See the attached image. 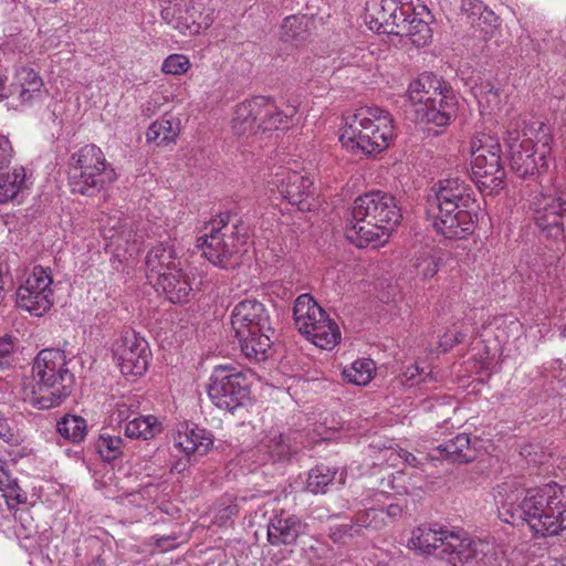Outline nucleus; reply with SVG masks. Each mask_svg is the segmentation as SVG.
Masks as SVG:
<instances>
[{"label": "nucleus", "mask_w": 566, "mask_h": 566, "mask_svg": "<svg viewBox=\"0 0 566 566\" xmlns=\"http://www.w3.org/2000/svg\"><path fill=\"white\" fill-rule=\"evenodd\" d=\"M500 518L512 525L527 524L538 536H553L566 530V485L555 482L525 490L506 480L493 490Z\"/></svg>", "instance_id": "f257e3e1"}, {"label": "nucleus", "mask_w": 566, "mask_h": 566, "mask_svg": "<svg viewBox=\"0 0 566 566\" xmlns=\"http://www.w3.org/2000/svg\"><path fill=\"white\" fill-rule=\"evenodd\" d=\"M475 199L469 184L459 178L436 182L428 196L426 213L433 229L446 239H464L473 232L470 208Z\"/></svg>", "instance_id": "f03ea898"}, {"label": "nucleus", "mask_w": 566, "mask_h": 566, "mask_svg": "<svg viewBox=\"0 0 566 566\" xmlns=\"http://www.w3.org/2000/svg\"><path fill=\"white\" fill-rule=\"evenodd\" d=\"M401 219L396 198L380 190L366 192L354 200L345 237L358 248L384 245Z\"/></svg>", "instance_id": "7ed1b4c3"}, {"label": "nucleus", "mask_w": 566, "mask_h": 566, "mask_svg": "<svg viewBox=\"0 0 566 566\" xmlns=\"http://www.w3.org/2000/svg\"><path fill=\"white\" fill-rule=\"evenodd\" d=\"M505 143L511 168L517 176L525 178L547 170L553 136L545 123L525 117L514 118L507 126Z\"/></svg>", "instance_id": "20e7f679"}, {"label": "nucleus", "mask_w": 566, "mask_h": 566, "mask_svg": "<svg viewBox=\"0 0 566 566\" xmlns=\"http://www.w3.org/2000/svg\"><path fill=\"white\" fill-rule=\"evenodd\" d=\"M343 120L339 142L353 154L380 153L394 138L391 115L377 106L359 107L345 114Z\"/></svg>", "instance_id": "39448f33"}, {"label": "nucleus", "mask_w": 566, "mask_h": 566, "mask_svg": "<svg viewBox=\"0 0 566 566\" xmlns=\"http://www.w3.org/2000/svg\"><path fill=\"white\" fill-rule=\"evenodd\" d=\"M34 386L25 399L40 409L60 406L71 394L74 375L67 368L64 350L57 348L42 349L34 358L32 366Z\"/></svg>", "instance_id": "423d86ee"}, {"label": "nucleus", "mask_w": 566, "mask_h": 566, "mask_svg": "<svg viewBox=\"0 0 566 566\" xmlns=\"http://www.w3.org/2000/svg\"><path fill=\"white\" fill-rule=\"evenodd\" d=\"M408 97L417 123L446 127L455 115V95L441 77L432 73H422L412 81Z\"/></svg>", "instance_id": "0eeeda50"}, {"label": "nucleus", "mask_w": 566, "mask_h": 566, "mask_svg": "<svg viewBox=\"0 0 566 566\" xmlns=\"http://www.w3.org/2000/svg\"><path fill=\"white\" fill-rule=\"evenodd\" d=\"M296 102L289 103L281 109L274 99L255 96L237 105L232 117V129L237 135H252L259 130H273L298 123Z\"/></svg>", "instance_id": "6e6552de"}, {"label": "nucleus", "mask_w": 566, "mask_h": 566, "mask_svg": "<svg viewBox=\"0 0 566 566\" xmlns=\"http://www.w3.org/2000/svg\"><path fill=\"white\" fill-rule=\"evenodd\" d=\"M116 174L104 153L90 144L72 154L69 161V184L73 192L94 196L114 182Z\"/></svg>", "instance_id": "1a4fd4ad"}, {"label": "nucleus", "mask_w": 566, "mask_h": 566, "mask_svg": "<svg viewBox=\"0 0 566 566\" xmlns=\"http://www.w3.org/2000/svg\"><path fill=\"white\" fill-rule=\"evenodd\" d=\"M202 254L214 265L229 268L245 252L247 238L238 224L229 223L228 214L211 220L198 239Z\"/></svg>", "instance_id": "9d476101"}, {"label": "nucleus", "mask_w": 566, "mask_h": 566, "mask_svg": "<svg viewBox=\"0 0 566 566\" xmlns=\"http://www.w3.org/2000/svg\"><path fill=\"white\" fill-rule=\"evenodd\" d=\"M293 318L297 331L316 347L329 350L340 340L338 325L310 294L295 300Z\"/></svg>", "instance_id": "9b49d317"}, {"label": "nucleus", "mask_w": 566, "mask_h": 566, "mask_svg": "<svg viewBox=\"0 0 566 566\" xmlns=\"http://www.w3.org/2000/svg\"><path fill=\"white\" fill-rule=\"evenodd\" d=\"M472 157V175L476 184L491 189L500 188L505 171L502 166V149L499 140L482 134L473 137L470 143Z\"/></svg>", "instance_id": "f8f14e48"}, {"label": "nucleus", "mask_w": 566, "mask_h": 566, "mask_svg": "<svg viewBox=\"0 0 566 566\" xmlns=\"http://www.w3.org/2000/svg\"><path fill=\"white\" fill-rule=\"evenodd\" d=\"M208 395L218 408L233 411L250 398L248 379L235 367L219 365L210 376Z\"/></svg>", "instance_id": "ddd939ff"}, {"label": "nucleus", "mask_w": 566, "mask_h": 566, "mask_svg": "<svg viewBox=\"0 0 566 566\" xmlns=\"http://www.w3.org/2000/svg\"><path fill=\"white\" fill-rule=\"evenodd\" d=\"M53 277L51 270L33 266L17 290V305L33 316H42L53 305Z\"/></svg>", "instance_id": "4468645a"}, {"label": "nucleus", "mask_w": 566, "mask_h": 566, "mask_svg": "<svg viewBox=\"0 0 566 566\" xmlns=\"http://www.w3.org/2000/svg\"><path fill=\"white\" fill-rule=\"evenodd\" d=\"M448 560L454 566H503L504 558L492 543L472 541L462 531L450 535Z\"/></svg>", "instance_id": "2eb2a0df"}, {"label": "nucleus", "mask_w": 566, "mask_h": 566, "mask_svg": "<svg viewBox=\"0 0 566 566\" xmlns=\"http://www.w3.org/2000/svg\"><path fill=\"white\" fill-rule=\"evenodd\" d=\"M534 221L547 238L566 240V191L554 190L536 196Z\"/></svg>", "instance_id": "dca6fc26"}, {"label": "nucleus", "mask_w": 566, "mask_h": 566, "mask_svg": "<svg viewBox=\"0 0 566 566\" xmlns=\"http://www.w3.org/2000/svg\"><path fill=\"white\" fill-rule=\"evenodd\" d=\"M113 355L125 376H142L151 356L147 340L134 331L120 335L113 346Z\"/></svg>", "instance_id": "f3484780"}, {"label": "nucleus", "mask_w": 566, "mask_h": 566, "mask_svg": "<svg viewBox=\"0 0 566 566\" xmlns=\"http://www.w3.org/2000/svg\"><path fill=\"white\" fill-rule=\"evenodd\" d=\"M231 325L235 336L258 332H272V321L265 305L255 298L239 302L231 313Z\"/></svg>", "instance_id": "a211bd4d"}, {"label": "nucleus", "mask_w": 566, "mask_h": 566, "mask_svg": "<svg viewBox=\"0 0 566 566\" xmlns=\"http://www.w3.org/2000/svg\"><path fill=\"white\" fill-rule=\"evenodd\" d=\"M415 8L411 3L398 0H381L380 8L375 18L368 24L369 29L377 33L401 34L407 21L413 15Z\"/></svg>", "instance_id": "6ab92c4d"}, {"label": "nucleus", "mask_w": 566, "mask_h": 566, "mask_svg": "<svg viewBox=\"0 0 566 566\" xmlns=\"http://www.w3.org/2000/svg\"><path fill=\"white\" fill-rule=\"evenodd\" d=\"M307 533V524L286 511L273 514L268 524V541L272 546L293 547Z\"/></svg>", "instance_id": "aec40b11"}, {"label": "nucleus", "mask_w": 566, "mask_h": 566, "mask_svg": "<svg viewBox=\"0 0 566 566\" xmlns=\"http://www.w3.org/2000/svg\"><path fill=\"white\" fill-rule=\"evenodd\" d=\"M275 177L274 184L282 198L302 211L312 209L310 198L313 181L310 177L291 169H283Z\"/></svg>", "instance_id": "412c9836"}, {"label": "nucleus", "mask_w": 566, "mask_h": 566, "mask_svg": "<svg viewBox=\"0 0 566 566\" xmlns=\"http://www.w3.org/2000/svg\"><path fill=\"white\" fill-rule=\"evenodd\" d=\"M458 531H450L444 527L421 525L413 530L409 539V547L422 554L436 555L447 558L450 554L448 543L450 535H457Z\"/></svg>", "instance_id": "4be33fe9"}, {"label": "nucleus", "mask_w": 566, "mask_h": 566, "mask_svg": "<svg viewBox=\"0 0 566 566\" xmlns=\"http://www.w3.org/2000/svg\"><path fill=\"white\" fill-rule=\"evenodd\" d=\"M214 438L210 431L196 424L181 426L174 436V446L187 458L192 454L205 455L213 446Z\"/></svg>", "instance_id": "5701e85b"}, {"label": "nucleus", "mask_w": 566, "mask_h": 566, "mask_svg": "<svg viewBox=\"0 0 566 566\" xmlns=\"http://www.w3.org/2000/svg\"><path fill=\"white\" fill-rule=\"evenodd\" d=\"M384 510L370 507L359 512L355 523L338 524L329 528V537L334 543L346 544L355 536H359L361 528L378 530L384 525Z\"/></svg>", "instance_id": "b1692460"}, {"label": "nucleus", "mask_w": 566, "mask_h": 566, "mask_svg": "<svg viewBox=\"0 0 566 566\" xmlns=\"http://www.w3.org/2000/svg\"><path fill=\"white\" fill-rule=\"evenodd\" d=\"M180 268L176 251L169 242L150 249L146 255L147 279L150 283Z\"/></svg>", "instance_id": "393cba45"}, {"label": "nucleus", "mask_w": 566, "mask_h": 566, "mask_svg": "<svg viewBox=\"0 0 566 566\" xmlns=\"http://www.w3.org/2000/svg\"><path fill=\"white\" fill-rule=\"evenodd\" d=\"M213 22V10L201 2H191L185 13L179 12L170 23L182 34H198L208 29Z\"/></svg>", "instance_id": "a878e982"}, {"label": "nucleus", "mask_w": 566, "mask_h": 566, "mask_svg": "<svg viewBox=\"0 0 566 566\" xmlns=\"http://www.w3.org/2000/svg\"><path fill=\"white\" fill-rule=\"evenodd\" d=\"M42 87L43 81L33 69L20 66L14 73L11 95L15 96L21 105H31L41 97Z\"/></svg>", "instance_id": "bb28decb"}, {"label": "nucleus", "mask_w": 566, "mask_h": 566, "mask_svg": "<svg viewBox=\"0 0 566 566\" xmlns=\"http://www.w3.org/2000/svg\"><path fill=\"white\" fill-rule=\"evenodd\" d=\"M14 533L20 545L30 553L40 551L43 546V535L39 534L38 525L31 511L28 507H21L14 511Z\"/></svg>", "instance_id": "cd10ccee"}, {"label": "nucleus", "mask_w": 566, "mask_h": 566, "mask_svg": "<svg viewBox=\"0 0 566 566\" xmlns=\"http://www.w3.org/2000/svg\"><path fill=\"white\" fill-rule=\"evenodd\" d=\"M157 290H161L171 303L188 302L192 291L189 276L181 268L167 273L153 283Z\"/></svg>", "instance_id": "c85d7f7f"}, {"label": "nucleus", "mask_w": 566, "mask_h": 566, "mask_svg": "<svg viewBox=\"0 0 566 566\" xmlns=\"http://www.w3.org/2000/svg\"><path fill=\"white\" fill-rule=\"evenodd\" d=\"M272 332H258L249 335L235 336L239 340L242 354L254 361H262L269 357L271 349Z\"/></svg>", "instance_id": "c756f323"}, {"label": "nucleus", "mask_w": 566, "mask_h": 566, "mask_svg": "<svg viewBox=\"0 0 566 566\" xmlns=\"http://www.w3.org/2000/svg\"><path fill=\"white\" fill-rule=\"evenodd\" d=\"M103 235L107 241V247L113 248L119 255L120 251L132 254L135 250V240L130 243L134 237L132 229H128L127 223L122 224L119 219L114 223L109 220L103 226Z\"/></svg>", "instance_id": "7c9ffc66"}, {"label": "nucleus", "mask_w": 566, "mask_h": 566, "mask_svg": "<svg viewBox=\"0 0 566 566\" xmlns=\"http://www.w3.org/2000/svg\"><path fill=\"white\" fill-rule=\"evenodd\" d=\"M260 450H264L268 453L269 460L276 462L290 459L297 451V447L292 443L290 436L271 431L263 439Z\"/></svg>", "instance_id": "2f4dec72"}, {"label": "nucleus", "mask_w": 566, "mask_h": 566, "mask_svg": "<svg viewBox=\"0 0 566 566\" xmlns=\"http://www.w3.org/2000/svg\"><path fill=\"white\" fill-rule=\"evenodd\" d=\"M29 188L28 177L23 167H15L2 175L0 179V203H7L19 197Z\"/></svg>", "instance_id": "473e14b6"}, {"label": "nucleus", "mask_w": 566, "mask_h": 566, "mask_svg": "<svg viewBox=\"0 0 566 566\" xmlns=\"http://www.w3.org/2000/svg\"><path fill=\"white\" fill-rule=\"evenodd\" d=\"M437 450L454 462H469L474 457L470 438L465 433H459L454 438L439 444Z\"/></svg>", "instance_id": "72a5a7b5"}, {"label": "nucleus", "mask_w": 566, "mask_h": 566, "mask_svg": "<svg viewBox=\"0 0 566 566\" xmlns=\"http://www.w3.org/2000/svg\"><path fill=\"white\" fill-rule=\"evenodd\" d=\"M374 62V54L361 46L347 45L342 49L336 57L333 59L335 69L346 66H368Z\"/></svg>", "instance_id": "f704fd0d"}, {"label": "nucleus", "mask_w": 566, "mask_h": 566, "mask_svg": "<svg viewBox=\"0 0 566 566\" xmlns=\"http://www.w3.org/2000/svg\"><path fill=\"white\" fill-rule=\"evenodd\" d=\"M161 431V424L155 416H142L128 421L125 434L132 439H153Z\"/></svg>", "instance_id": "c9c22d12"}, {"label": "nucleus", "mask_w": 566, "mask_h": 566, "mask_svg": "<svg viewBox=\"0 0 566 566\" xmlns=\"http://www.w3.org/2000/svg\"><path fill=\"white\" fill-rule=\"evenodd\" d=\"M6 462L0 459V492L10 510L19 504H24L27 494L20 489L18 482L6 468Z\"/></svg>", "instance_id": "e433bc0d"}, {"label": "nucleus", "mask_w": 566, "mask_h": 566, "mask_svg": "<svg viewBox=\"0 0 566 566\" xmlns=\"http://www.w3.org/2000/svg\"><path fill=\"white\" fill-rule=\"evenodd\" d=\"M472 92L481 107V113H492L500 108L503 93L491 82L485 81L474 85Z\"/></svg>", "instance_id": "4c0bfd02"}, {"label": "nucleus", "mask_w": 566, "mask_h": 566, "mask_svg": "<svg viewBox=\"0 0 566 566\" xmlns=\"http://www.w3.org/2000/svg\"><path fill=\"white\" fill-rule=\"evenodd\" d=\"M179 135V127L170 119L154 122L146 133L147 143H154L157 146L175 143Z\"/></svg>", "instance_id": "58836bf2"}, {"label": "nucleus", "mask_w": 566, "mask_h": 566, "mask_svg": "<svg viewBox=\"0 0 566 566\" xmlns=\"http://www.w3.org/2000/svg\"><path fill=\"white\" fill-rule=\"evenodd\" d=\"M376 371L375 363L369 358L357 359L343 369V377L353 385L366 386Z\"/></svg>", "instance_id": "ea45409f"}, {"label": "nucleus", "mask_w": 566, "mask_h": 566, "mask_svg": "<svg viewBox=\"0 0 566 566\" xmlns=\"http://www.w3.org/2000/svg\"><path fill=\"white\" fill-rule=\"evenodd\" d=\"M56 431L64 439L78 443L87 433V424L80 416L66 415L57 421Z\"/></svg>", "instance_id": "a19ab883"}, {"label": "nucleus", "mask_w": 566, "mask_h": 566, "mask_svg": "<svg viewBox=\"0 0 566 566\" xmlns=\"http://www.w3.org/2000/svg\"><path fill=\"white\" fill-rule=\"evenodd\" d=\"M311 20L306 15H291L283 20L281 36L285 42L304 41L310 31Z\"/></svg>", "instance_id": "79ce46f5"}, {"label": "nucleus", "mask_w": 566, "mask_h": 566, "mask_svg": "<svg viewBox=\"0 0 566 566\" xmlns=\"http://www.w3.org/2000/svg\"><path fill=\"white\" fill-rule=\"evenodd\" d=\"M406 28L408 30H402L399 36L408 38L416 46H424L430 42L432 33L429 23L419 18V13H416V11L409 21H407Z\"/></svg>", "instance_id": "37998d69"}, {"label": "nucleus", "mask_w": 566, "mask_h": 566, "mask_svg": "<svg viewBox=\"0 0 566 566\" xmlns=\"http://www.w3.org/2000/svg\"><path fill=\"white\" fill-rule=\"evenodd\" d=\"M337 470L326 465H317L308 472L306 490L313 494L326 493L333 483Z\"/></svg>", "instance_id": "c03bdc74"}, {"label": "nucleus", "mask_w": 566, "mask_h": 566, "mask_svg": "<svg viewBox=\"0 0 566 566\" xmlns=\"http://www.w3.org/2000/svg\"><path fill=\"white\" fill-rule=\"evenodd\" d=\"M124 440L118 436L103 433L96 441V451L105 462H112L123 454Z\"/></svg>", "instance_id": "a18cd8bd"}, {"label": "nucleus", "mask_w": 566, "mask_h": 566, "mask_svg": "<svg viewBox=\"0 0 566 566\" xmlns=\"http://www.w3.org/2000/svg\"><path fill=\"white\" fill-rule=\"evenodd\" d=\"M439 266L440 258L429 251L420 252L413 261L416 275L423 281L433 277Z\"/></svg>", "instance_id": "49530a36"}, {"label": "nucleus", "mask_w": 566, "mask_h": 566, "mask_svg": "<svg viewBox=\"0 0 566 566\" xmlns=\"http://www.w3.org/2000/svg\"><path fill=\"white\" fill-rule=\"evenodd\" d=\"M190 67L189 59L184 54H170L167 56L161 65V71L166 74L181 75L185 74Z\"/></svg>", "instance_id": "de8ad7c7"}, {"label": "nucleus", "mask_w": 566, "mask_h": 566, "mask_svg": "<svg viewBox=\"0 0 566 566\" xmlns=\"http://www.w3.org/2000/svg\"><path fill=\"white\" fill-rule=\"evenodd\" d=\"M15 338L11 335L0 336V369L10 365V357L14 352Z\"/></svg>", "instance_id": "09e8293b"}, {"label": "nucleus", "mask_w": 566, "mask_h": 566, "mask_svg": "<svg viewBox=\"0 0 566 566\" xmlns=\"http://www.w3.org/2000/svg\"><path fill=\"white\" fill-rule=\"evenodd\" d=\"M465 334L462 331H448L439 339V346L442 352L450 350L455 344L461 343L465 338Z\"/></svg>", "instance_id": "8fccbe9b"}, {"label": "nucleus", "mask_w": 566, "mask_h": 566, "mask_svg": "<svg viewBox=\"0 0 566 566\" xmlns=\"http://www.w3.org/2000/svg\"><path fill=\"white\" fill-rule=\"evenodd\" d=\"M13 154L14 150L10 139L4 135H0V170L11 163Z\"/></svg>", "instance_id": "3c124183"}, {"label": "nucleus", "mask_w": 566, "mask_h": 566, "mask_svg": "<svg viewBox=\"0 0 566 566\" xmlns=\"http://www.w3.org/2000/svg\"><path fill=\"white\" fill-rule=\"evenodd\" d=\"M0 439L8 443H17L18 437L14 429L11 427L9 419L0 412Z\"/></svg>", "instance_id": "603ef678"}, {"label": "nucleus", "mask_w": 566, "mask_h": 566, "mask_svg": "<svg viewBox=\"0 0 566 566\" xmlns=\"http://www.w3.org/2000/svg\"><path fill=\"white\" fill-rule=\"evenodd\" d=\"M461 8L471 18L482 15L485 9L481 0H462Z\"/></svg>", "instance_id": "864d4df0"}, {"label": "nucleus", "mask_w": 566, "mask_h": 566, "mask_svg": "<svg viewBox=\"0 0 566 566\" xmlns=\"http://www.w3.org/2000/svg\"><path fill=\"white\" fill-rule=\"evenodd\" d=\"M161 104V97L159 95H153L142 105V114L146 117H151L158 113Z\"/></svg>", "instance_id": "5fc2aeb1"}, {"label": "nucleus", "mask_w": 566, "mask_h": 566, "mask_svg": "<svg viewBox=\"0 0 566 566\" xmlns=\"http://www.w3.org/2000/svg\"><path fill=\"white\" fill-rule=\"evenodd\" d=\"M398 475H389L387 479L382 480V484L385 486L395 490L397 493H407V489L405 486L398 485L397 482L403 479V474L401 472H397Z\"/></svg>", "instance_id": "6e6d98bb"}, {"label": "nucleus", "mask_w": 566, "mask_h": 566, "mask_svg": "<svg viewBox=\"0 0 566 566\" xmlns=\"http://www.w3.org/2000/svg\"><path fill=\"white\" fill-rule=\"evenodd\" d=\"M405 377L408 381L418 382L422 379L420 378V368L417 365H412L407 368L405 371Z\"/></svg>", "instance_id": "4d7b16f0"}, {"label": "nucleus", "mask_w": 566, "mask_h": 566, "mask_svg": "<svg viewBox=\"0 0 566 566\" xmlns=\"http://www.w3.org/2000/svg\"><path fill=\"white\" fill-rule=\"evenodd\" d=\"M157 546L161 551H169V549L176 547V537L163 536L157 539Z\"/></svg>", "instance_id": "13d9d810"}, {"label": "nucleus", "mask_w": 566, "mask_h": 566, "mask_svg": "<svg viewBox=\"0 0 566 566\" xmlns=\"http://www.w3.org/2000/svg\"><path fill=\"white\" fill-rule=\"evenodd\" d=\"M403 506L399 503H391L386 509V514L390 518H397L401 516Z\"/></svg>", "instance_id": "bf43d9fd"}, {"label": "nucleus", "mask_w": 566, "mask_h": 566, "mask_svg": "<svg viewBox=\"0 0 566 566\" xmlns=\"http://www.w3.org/2000/svg\"><path fill=\"white\" fill-rule=\"evenodd\" d=\"M117 413L120 420H127L129 417V406L126 403H119L117 406Z\"/></svg>", "instance_id": "052dcab7"}, {"label": "nucleus", "mask_w": 566, "mask_h": 566, "mask_svg": "<svg viewBox=\"0 0 566 566\" xmlns=\"http://www.w3.org/2000/svg\"><path fill=\"white\" fill-rule=\"evenodd\" d=\"M400 457L405 460L406 463H408L411 467H416L418 464L417 458L408 451H402L400 453Z\"/></svg>", "instance_id": "680f3d73"}, {"label": "nucleus", "mask_w": 566, "mask_h": 566, "mask_svg": "<svg viewBox=\"0 0 566 566\" xmlns=\"http://www.w3.org/2000/svg\"><path fill=\"white\" fill-rule=\"evenodd\" d=\"M187 467V462L179 460L171 467V472H182Z\"/></svg>", "instance_id": "e2e57ef3"}, {"label": "nucleus", "mask_w": 566, "mask_h": 566, "mask_svg": "<svg viewBox=\"0 0 566 566\" xmlns=\"http://www.w3.org/2000/svg\"><path fill=\"white\" fill-rule=\"evenodd\" d=\"M507 335H505V332L504 329L501 328V326L499 325L497 326V333L495 334V338L497 339L499 343H505L506 339H507Z\"/></svg>", "instance_id": "0e129e2a"}, {"label": "nucleus", "mask_w": 566, "mask_h": 566, "mask_svg": "<svg viewBox=\"0 0 566 566\" xmlns=\"http://www.w3.org/2000/svg\"><path fill=\"white\" fill-rule=\"evenodd\" d=\"M507 328L511 332H516L517 333L520 331V328H521V324L517 321L511 319L509 322Z\"/></svg>", "instance_id": "69168bd1"}, {"label": "nucleus", "mask_w": 566, "mask_h": 566, "mask_svg": "<svg viewBox=\"0 0 566 566\" xmlns=\"http://www.w3.org/2000/svg\"><path fill=\"white\" fill-rule=\"evenodd\" d=\"M8 96L4 80L0 77V101Z\"/></svg>", "instance_id": "338daca9"}, {"label": "nucleus", "mask_w": 566, "mask_h": 566, "mask_svg": "<svg viewBox=\"0 0 566 566\" xmlns=\"http://www.w3.org/2000/svg\"><path fill=\"white\" fill-rule=\"evenodd\" d=\"M163 15H164L165 19H167L168 15H169V10L168 9L164 10L163 11Z\"/></svg>", "instance_id": "774afa93"}]
</instances>
